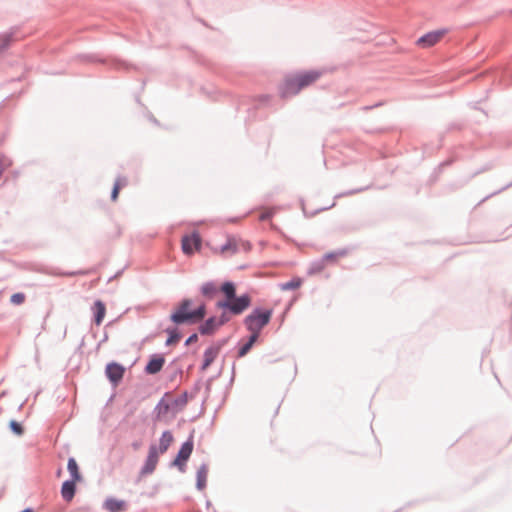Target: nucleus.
<instances>
[{"mask_svg": "<svg viewBox=\"0 0 512 512\" xmlns=\"http://www.w3.org/2000/svg\"><path fill=\"white\" fill-rule=\"evenodd\" d=\"M322 74L320 70H308L287 75L279 90L281 97L289 98L297 95L302 89L319 80Z\"/></svg>", "mask_w": 512, "mask_h": 512, "instance_id": "1", "label": "nucleus"}, {"mask_svg": "<svg viewBox=\"0 0 512 512\" xmlns=\"http://www.w3.org/2000/svg\"><path fill=\"white\" fill-rule=\"evenodd\" d=\"M225 300L217 302V307L227 309L234 315L243 313L251 304V297L248 294L236 297V288L232 282H225L220 287Z\"/></svg>", "mask_w": 512, "mask_h": 512, "instance_id": "2", "label": "nucleus"}, {"mask_svg": "<svg viewBox=\"0 0 512 512\" xmlns=\"http://www.w3.org/2000/svg\"><path fill=\"white\" fill-rule=\"evenodd\" d=\"M191 306V299L182 300L170 316L172 322L175 324H194L201 321L206 315L205 305L201 303L194 310L191 309Z\"/></svg>", "mask_w": 512, "mask_h": 512, "instance_id": "3", "label": "nucleus"}, {"mask_svg": "<svg viewBox=\"0 0 512 512\" xmlns=\"http://www.w3.org/2000/svg\"><path fill=\"white\" fill-rule=\"evenodd\" d=\"M272 314L271 309H254L246 316L244 323L246 328L251 332V335H255V337L258 338L261 330L270 322Z\"/></svg>", "mask_w": 512, "mask_h": 512, "instance_id": "4", "label": "nucleus"}, {"mask_svg": "<svg viewBox=\"0 0 512 512\" xmlns=\"http://www.w3.org/2000/svg\"><path fill=\"white\" fill-rule=\"evenodd\" d=\"M159 456L160 454L158 452L157 446L154 444L150 445L146 461L139 473L140 477H145L147 475L152 474L155 471L159 461Z\"/></svg>", "mask_w": 512, "mask_h": 512, "instance_id": "5", "label": "nucleus"}, {"mask_svg": "<svg viewBox=\"0 0 512 512\" xmlns=\"http://www.w3.org/2000/svg\"><path fill=\"white\" fill-rule=\"evenodd\" d=\"M193 446V440L190 438L182 444L175 460L173 461V465L177 466L181 472L185 471L186 462L192 454Z\"/></svg>", "mask_w": 512, "mask_h": 512, "instance_id": "6", "label": "nucleus"}, {"mask_svg": "<svg viewBox=\"0 0 512 512\" xmlns=\"http://www.w3.org/2000/svg\"><path fill=\"white\" fill-rule=\"evenodd\" d=\"M447 30L441 29L436 31H431L421 36L416 44L422 48H429L437 44L442 37L446 34Z\"/></svg>", "mask_w": 512, "mask_h": 512, "instance_id": "7", "label": "nucleus"}, {"mask_svg": "<svg viewBox=\"0 0 512 512\" xmlns=\"http://www.w3.org/2000/svg\"><path fill=\"white\" fill-rule=\"evenodd\" d=\"M201 247V238L198 233H192L182 238V250L184 254L191 255Z\"/></svg>", "mask_w": 512, "mask_h": 512, "instance_id": "8", "label": "nucleus"}, {"mask_svg": "<svg viewBox=\"0 0 512 512\" xmlns=\"http://www.w3.org/2000/svg\"><path fill=\"white\" fill-rule=\"evenodd\" d=\"M238 247H239V243H238L237 239H235L233 237H228L226 239L225 244L218 246V247H214L213 251L216 254L227 257V256H231V255L235 254L238 251Z\"/></svg>", "mask_w": 512, "mask_h": 512, "instance_id": "9", "label": "nucleus"}, {"mask_svg": "<svg viewBox=\"0 0 512 512\" xmlns=\"http://www.w3.org/2000/svg\"><path fill=\"white\" fill-rule=\"evenodd\" d=\"M228 318L223 314L220 319L211 317L207 319L200 327V333L203 335L212 334L218 327L223 325Z\"/></svg>", "mask_w": 512, "mask_h": 512, "instance_id": "10", "label": "nucleus"}, {"mask_svg": "<svg viewBox=\"0 0 512 512\" xmlns=\"http://www.w3.org/2000/svg\"><path fill=\"white\" fill-rule=\"evenodd\" d=\"M125 369L118 363H110L106 367V375L113 384H118L124 376Z\"/></svg>", "mask_w": 512, "mask_h": 512, "instance_id": "11", "label": "nucleus"}, {"mask_svg": "<svg viewBox=\"0 0 512 512\" xmlns=\"http://www.w3.org/2000/svg\"><path fill=\"white\" fill-rule=\"evenodd\" d=\"M220 348L218 346H210L207 348L203 355L202 370L208 369V367L214 362L219 355Z\"/></svg>", "mask_w": 512, "mask_h": 512, "instance_id": "12", "label": "nucleus"}, {"mask_svg": "<svg viewBox=\"0 0 512 512\" xmlns=\"http://www.w3.org/2000/svg\"><path fill=\"white\" fill-rule=\"evenodd\" d=\"M104 506L110 512H122L126 510V502L115 498L107 499Z\"/></svg>", "mask_w": 512, "mask_h": 512, "instance_id": "13", "label": "nucleus"}, {"mask_svg": "<svg viewBox=\"0 0 512 512\" xmlns=\"http://www.w3.org/2000/svg\"><path fill=\"white\" fill-rule=\"evenodd\" d=\"M173 441L174 437L170 431L163 432L159 441V447H157L159 454H164Z\"/></svg>", "mask_w": 512, "mask_h": 512, "instance_id": "14", "label": "nucleus"}, {"mask_svg": "<svg viewBox=\"0 0 512 512\" xmlns=\"http://www.w3.org/2000/svg\"><path fill=\"white\" fill-rule=\"evenodd\" d=\"M208 477V466L203 464L197 470V483L196 486L199 490H203L206 487Z\"/></svg>", "mask_w": 512, "mask_h": 512, "instance_id": "15", "label": "nucleus"}, {"mask_svg": "<svg viewBox=\"0 0 512 512\" xmlns=\"http://www.w3.org/2000/svg\"><path fill=\"white\" fill-rule=\"evenodd\" d=\"M93 310L95 313V324L99 326L105 317L106 307L102 301L98 300L94 303Z\"/></svg>", "mask_w": 512, "mask_h": 512, "instance_id": "16", "label": "nucleus"}, {"mask_svg": "<svg viewBox=\"0 0 512 512\" xmlns=\"http://www.w3.org/2000/svg\"><path fill=\"white\" fill-rule=\"evenodd\" d=\"M163 365L164 359L162 357L152 358L146 366V372L149 374L158 373L162 369Z\"/></svg>", "mask_w": 512, "mask_h": 512, "instance_id": "17", "label": "nucleus"}, {"mask_svg": "<svg viewBox=\"0 0 512 512\" xmlns=\"http://www.w3.org/2000/svg\"><path fill=\"white\" fill-rule=\"evenodd\" d=\"M76 482L77 481L70 480L63 483L61 493L65 500L70 501L73 498Z\"/></svg>", "mask_w": 512, "mask_h": 512, "instance_id": "18", "label": "nucleus"}, {"mask_svg": "<svg viewBox=\"0 0 512 512\" xmlns=\"http://www.w3.org/2000/svg\"><path fill=\"white\" fill-rule=\"evenodd\" d=\"M348 254L346 249H341L334 252L326 253L322 258L328 264L336 263L340 258L345 257Z\"/></svg>", "mask_w": 512, "mask_h": 512, "instance_id": "19", "label": "nucleus"}, {"mask_svg": "<svg viewBox=\"0 0 512 512\" xmlns=\"http://www.w3.org/2000/svg\"><path fill=\"white\" fill-rule=\"evenodd\" d=\"M67 468L71 475V480L80 481L81 475L79 472L78 464L74 458H70L68 460Z\"/></svg>", "mask_w": 512, "mask_h": 512, "instance_id": "20", "label": "nucleus"}, {"mask_svg": "<svg viewBox=\"0 0 512 512\" xmlns=\"http://www.w3.org/2000/svg\"><path fill=\"white\" fill-rule=\"evenodd\" d=\"M326 266L327 263L325 262V260H323V258H321L320 260L314 261L310 264L307 273L308 275L318 274L322 272Z\"/></svg>", "mask_w": 512, "mask_h": 512, "instance_id": "21", "label": "nucleus"}, {"mask_svg": "<svg viewBox=\"0 0 512 512\" xmlns=\"http://www.w3.org/2000/svg\"><path fill=\"white\" fill-rule=\"evenodd\" d=\"M303 280L300 277H294L290 281L282 283L280 289L282 291L295 290L301 287Z\"/></svg>", "mask_w": 512, "mask_h": 512, "instance_id": "22", "label": "nucleus"}, {"mask_svg": "<svg viewBox=\"0 0 512 512\" xmlns=\"http://www.w3.org/2000/svg\"><path fill=\"white\" fill-rule=\"evenodd\" d=\"M127 179L124 177H119L113 187L112 193H111V199L113 201H116L118 198L119 191L127 185Z\"/></svg>", "mask_w": 512, "mask_h": 512, "instance_id": "23", "label": "nucleus"}, {"mask_svg": "<svg viewBox=\"0 0 512 512\" xmlns=\"http://www.w3.org/2000/svg\"><path fill=\"white\" fill-rule=\"evenodd\" d=\"M166 332L169 335V337L166 341V345H168V346L175 345L180 341L181 335L179 334V332L176 328H167Z\"/></svg>", "mask_w": 512, "mask_h": 512, "instance_id": "24", "label": "nucleus"}, {"mask_svg": "<svg viewBox=\"0 0 512 512\" xmlns=\"http://www.w3.org/2000/svg\"><path fill=\"white\" fill-rule=\"evenodd\" d=\"M201 291L204 296H206L208 298H213L215 296V294L217 293L218 289L215 286V284L209 282V283H205L201 287Z\"/></svg>", "mask_w": 512, "mask_h": 512, "instance_id": "25", "label": "nucleus"}, {"mask_svg": "<svg viewBox=\"0 0 512 512\" xmlns=\"http://www.w3.org/2000/svg\"><path fill=\"white\" fill-rule=\"evenodd\" d=\"M258 338L255 337V335H250L248 342L243 345L239 350V356L243 357L245 356L249 350L252 348L254 343L257 341Z\"/></svg>", "mask_w": 512, "mask_h": 512, "instance_id": "26", "label": "nucleus"}, {"mask_svg": "<svg viewBox=\"0 0 512 512\" xmlns=\"http://www.w3.org/2000/svg\"><path fill=\"white\" fill-rule=\"evenodd\" d=\"M186 404H187V396H186V394H183L173 401L172 408L180 410V409L184 408Z\"/></svg>", "mask_w": 512, "mask_h": 512, "instance_id": "27", "label": "nucleus"}, {"mask_svg": "<svg viewBox=\"0 0 512 512\" xmlns=\"http://www.w3.org/2000/svg\"><path fill=\"white\" fill-rule=\"evenodd\" d=\"M276 213V209L275 208H265L260 216H259V219L261 221H265L267 219H270L274 214Z\"/></svg>", "mask_w": 512, "mask_h": 512, "instance_id": "28", "label": "nucleus"}, {"mask_svg": "<svg viewBox=\"0 0 512 512\" xmlns=\"http://www.w3.org/2000/svg\"><path fill=\"white\" fill-rule=\"evenodd\" d=\"M11 40H12L11 35H4L1 38L0 53L9 47Z\"/></svg>", "mask_w": 512, "mask_h": 512, "instance_id": "29", "label": "nucleus"}, {"mask_svg": "<svg viewBox=\"0 0 512 512\" xmlns=\"http://www.w3.org/2000/svg\"><path fill=\"white\" fill-rule=\"evenodd\" d=\"M25 300V295L22 293H15L11 296V302L15 305L22 304Z\"/></svg>", "mask_w": 512, "mask_h": 512, "instance_id": "30", "label": "nucleus"}, {"mask_svg": "<svg viewBox=\"0 0 512 512\" xmlns=\"http://www.w3.org/2000/svg\"><path fill=\"white\" fill-rule=\"evenodd\" d=\"M10 428L16 435H22L23 433L22 425L16 421L10 422Z\"/></svg>", "mask_w": 512, "mask_h": 512, "instance_id": "31", "label": "nucleus"}, {"mask_svg": "<svg viewBox=\"0 0 512 512\" xmlns=\"http://www.w3.org/2000/svg\"><path fill=\"white\" fill-rule=\"evenodd\" d=\"M197 340H198V336H197V334H193V335H191V336L186 340V343H185V344H186V345H190V344H192V343L196 342Z\"/></svg>", "mask_w": 512, "mask_h": 512, "instance_id": "32", "label": "nucleus"}, {"mask_svg": "<svg viewBox=\"0 0 512 512\" xmlns=\"http://www.w3.org/2000/svg\"><path fill=\"white\" fill-rule=\"evenodd\" d=\"M380 105H381V103H377V104H375V105H374V107H378V106H380ZM372 108H373V106H367V107H365L364 109H365V110H370V109H372Z\"/></svg>", "mask_w": 512, "mask_h": 512, "instance_id": "33", "label": "nucleus"}]
</instances>
